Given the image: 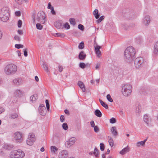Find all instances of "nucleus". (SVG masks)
Segmentation results:
<instances>
[{
  "label": "nucleus",
  "mask_w": 158,
  "mask_h": 158,
  "mask_svg": "<svg viewBox=\"0 0 158 158\" xmlns=\"http://www.w3.org/2000/svg\"><path fill=\"white\" fill-rule=\"evenodd\" d=\"M135 51L132 46L128 47L124 52V59L128 63H131L135 58Z\"/></svg>",
  "instance_id": "obj_1"
},
{
  "label": "nucleus",
  "mask_w": 158,
  "mask_h": 158,
  "mask_svg": "<svg viewBox=\"0 0 158 158\" xmlns=\"http://www.w3.org/2000/svg\"><path fill=\"white\" fill-rule=\"evenodd\" d=\"M9 13L8 8L5 7L0 10V19L3 22L7 21L9 19Z\"/></svg>",
  "instance_id": "obj_2"
},
{
  "label": "nucleus",
  "mask_w": 158,
  "mask_h": 158,
  "mask_svg": "<svg viewBox=\"0 0 158 158\" xmlns=\"http://www.w3.org/2000/svg\"><path fill=\"white\" fill-rule=\"evenodd\" d=\"M17 70V66L13 64L7 65L4 69L5 72L7 75L14 74L16 72Z\"/></svg>",
  "instance_id": "obj_3"
},
{
  "label": "nucleus",
  "mask_w": 158,
  "mask_h": 158,
  "mask_svg": "<svg viewBox=\"0 0 158 158\" xmlns=\"http://www.w3.org/2000/svg\"><path fill=\"white\" fill-rule=\"evenodd\" d=\"M122 92L123 95L127 97L130 95L132 92V86L129 84H127L122 86Z\"/></svg>",
  "instance_id": "obj_4"
},
{
  "label": "nucleus",
  "mask_w": 158,
  "mask_h": 158,
  "mask_svg": "<svg viewBox=\"0 0 158 158\" xmlns=\"http://www.w3.org/2000/svg\"><path fill=\"white\" fill-rule=\"evenodd\" d=\"M25 156L24 153L21 150H15L10 156V158H23Z\"/></svg>",
  "instance_id": "obj_5"
},
{
  "label": "nucleus",
  "mask_w": 158,
  "mask_h": 158,
  "mask_svg": "<svg viewBox=\"0 0 158 158\" xmlns=\"http://www.w3.org/2000/svg\"><path fill=\"white\" fill-rule=\"evenodd\" d=\"M45 13L43 11H40L38 13L37 19L38 22L44 24L45 22Z\"/></svg>",
  "instance_id": "obj_6"
},
{
  "label": "nucleus",
  "mask_w": 158,
  "mask_h": 158,
  "mask_svg": "<svg viewBox=\"0 0 158 158\" xmlns=\"http://www.w3.org/2000/svg\"><path fill=\"white\" fill-rule=\"evenodd\" d=\"M35 135L33 133L29 134V137L27 140V143L28 145H31L33 144L35 140Z\"/></svg>",
  "instance_id": "obj_7"
},
{
  "label": "nucleus",
  "mask_w": 158,
  "mask_h": 158,
  "mask_svg": "<svg viewBox=\"0 0 158 158\" xmlns=\"http://www.w3.org/2000/svg\"><path fill=\"white\" fill-rule=\"evenodd\" d=\"M14 138L16 142L21 143L23 140L22 134L19 132H15V133Z\"/></svg>",
  "instance_id": "obj_8"
},
{
  "label": "nucleus",
  "mask_w": 158,
  "mask_h": 158,
  "mask_svg": "<svg viewBox=\"0 0 158 158\" xmlns=\"http://www.w3.org/2000/svg\"><path fill=\"white\" fill-rule=\"evenodd\" d=\"M143 62V59L142 57H138L136 58L134 61V64L136 68H139L140 67Z\"/></svg>",
  "instance_id": "obj_9"
},
{
  "label": "nucleus",
  "mask_w": 158,
  "mask_h": 158,
  "mask_svg": "<svg viewBox=\"0 0 158 158\" xmlns=\"http://www.w3.org/2000/svg\"><path fill=\"white\" fill-rule=\"evenodd\" d=\"M122 14L124 17L126 18H130V11L128 8L124 9L122 10Z\"/></svg>",
  "instance_id": "obj_10"
},
{
  "label": "nucleus",
  "mask_w": 158,
  "mask_h": 158,
  "mask_svg": "<svg viewBox=\"0 0 158 158\" xmlns=\"http://www.w3.org/2000/svg\"><path fill=\"white\" fill-rule=\"evenodd\" d=\"M68 156V153L66 150H63L59 153V158H65Z\"/></svg>",
  "instance_id": "obj_11"
},
{
  "label": "nucleus",
  "mask_w": 158,
  "mask_h": 158,
  "mask_svg": "<svg viewBox=\"0 0 158 158\" xmlns=\"http://www.w3.org/2000/svg\"><path fill=\"white\" fill-rule=\"evenodd\" d=\"M95 53L98 57H99L101 54V52L100 50V49L101 48V46L97 45L96 46H94Z\"/></svg>",
  "instance_id": "obj_12"
},
{
  "label": "nucleus",
  "mask_w": 158,
  "mask_h": 158,
  "mask_svg": "<svg viewBox=\"0 0 158 158\" xmlns=\"http://www.w3.org/2000/svg\"><path fill=\"white\" fill-rule=\"evenodd\" d=\"M86 55L84 52L82 51L79 53L78 55V58L80 60H84L86 57Z\"/></svg>",
  "instance_id": "obj_13"
},
{
  "label": "nucleus",
  "mask_w": 158,
  "mask_h": 158,
  "mask_svg": "<svg viewBox=\"0 0 158 158\" xmlns=\"http://www.w3.org/2000/svg\"><path fill=\"white\" fill-rule=\"evenodd\" d=\"M23 94V92L20 89H17L15 92V95L16 97H21Z\"/></svg>",
  "instance_id": "obj_14"
},
{
  "label": "nucleus",
  "mask_w": 158,
  "mask_h": 158,
  "mask_svg": "<svg viewBox=\"0 0 158 158\" xmlns=\"http://www.w3.org/2000/svg\"><path fill=\"white\" fill-rule=\"evenodd\" d=\"M141 106L139 103L138 102L136 104V108L135 112L136 113L137 115H139L141 112Z\"/></svg>",
  "instance_id": "obj_15"
},
{
  "label": "nucleus",
  "mask_w": 158,
  "mask_h": 158,
  "mask_svg": "<svg viewBox=\"0 0 158 158\" xmlns=\"http://www.w3.org/2000/svg\"><path fill=\"white\" fill-rule=\"evenodd\" d=\"M144 121L147 124V126H148L151 122V119L148 116L145 115L144 116L143 118Z\"/></svg>",
  "instance_id": "obj_16"
},
{
  "label": "nucleus",
  "mask_w": 158,
  "mask_h": 158,
  "mask_svg": "<svg viewBox=\"0 0 158 158\" xmlns=\"http://www.w3.org/2000/svg\"><path fill=\"white\" fill-rule=\"evenodd\" d=\"M130 148L128 146H127L126 147L123 148L119 152V153L122 155L125 154L126 153L129 151Z\"/></svg>",
  "instance_id": "obj_17"
},
{
  "label": "nucleus",
  "mask_w": 158,
  "mask_h": 158,
  "mask_svg": "<svg viewBox=\"0 0 158 158\" xmlns=\"http://www.w3.org/2000/svg\"><path fill=\"white\" fill-rule=\"evenodd\" d=\"M150 17L148 15L145 16L143 19V22L146 26H148V24L150 23Z\"/></svg>",
  "instance_id": "obj_18"
},
{
  "label": "nucleus",
  "mask_w": 158,
  "mask_h": 158,
  "mask_svg": "<svg viewBox=\"0 0 158 158\" xmlns=\"http://www.w3.org/2000/svg\"><path fill=\"white\" fill-rule=\"evenodd\" d=\"M39 111L41 115L44 116L46 113V110L45 107H43L42 108H39Z\"/></svg>",
  "instance_id": "obj_19"
},
{
  "label": "nucleus",
  "mask_w": 158,
  "mask_h": 158,
  "mask_svg": "<svg viewBox=\"0 0 158 158\" xmlns=\"http://www.w3.org/2000/svg\"><path fill=\"white\" fill-rule=\"evenodd\" d=\"M55 26L58 29H60L62 27V22L61 21H56L54 24Z\"/></svg>",
  "instance_id": "obj_20"
},
{
  "label": "nucleus",
  "mask_w": 158,
  "mask_h": 158,
  "mask_svg": "<svg viewBox=\"0 0 158 158\" xmlns=\"http://www.w3.org/2000/svg\"><path fill=\"white\" fill-rule=\"evenodd\" d=\"M78 85L82 89V92H84L85 91V85L83 82L81 81L78 82Z\"/></svg>",
  "instance_id": "obj_21"
},
{
  "label": "nucleus",
  "mask_w": 158,
  "mask_h": 158,
  "mask_svg": "<svg viewBox=\"0 0 158 158\" xmlns=\"http://www.w3.org/2000/svg\"><path fill=\"white\" fill-rule=\"evenodd\" d=\"M153 52L154 54L158 55V41L154 44Z\"/></svg>",
  "instance_id": "obj_22"
},
{
  "label": "nucleus",
  "mask_w": 158,
  "mask_h": 158,
  "mask_svg": "<svg viewBox=\"0 0 158 158\" xmlns=\"http://www.w3.org/2000/svg\"><path fill=\"white\" fill-rule=\"evenodd\" d=\"M13 83L16 85H20L22 83V80L20 78H17L13 80Z\"/></svg>",
  "instance_id": "obj_23"
},
{
  "label": "nucleus",
  "mask_w": 158,
  "mask_h": 158,
  "mask_svg": "<svg viewBox=\"0 0 158 158\" xmlns=\"http://www.w3.org/2000/svg\"><path fill=\"white\" fill-rule=\"evenodd\" d=\"M111 131L112 134L114 136H116L118 135V133L116 131V128L115 127H112L111 129Z\"/></svg>",
  "instance_id": "obj_24"
},
{
  "label": "nucleus",
  "mask_w": 158,
  "mask_h": 158,
  "mask_svg": "<svg viewBox=\"0 0 158 158\" xmlns=\"http://www.w3.org/2000/svg\"><path fill=\"white\" fill-rule=\"evenodd\" d=\"M93 14L96 19L99 18L100 14L98 13V11L97 9L95 10L93 12Z\"/></svg>",
  "instance_id": "obj_25"
},
{
  "label": "nucleus",
  "mask_w": 158,
  "mask_h": 158,
  "mask_svg": "<svg viewBox=\"0 0 158 158\" xmlns=\"http://www.w3.org/2000/svg\"><path fill=\"white\" fill-rule=\"evenodd\" d=\"M94 114L98 117H101L102 116V113L98 109H96L94 111Z\"/></svg>",
  "instance_id": "obj_26"
},
{
  "label": "nucleus",
  "mask_w": 158,
  "mask_h": 158,
  "mask_svg": "<svg viewBox=\"0 0 158 158\" xmlns=\"http://www.w3.org/2000/svg\"><path fill=\"white\" fill-rule=\"evenodd\" d=\"M37 98V95L36 94H34L31 96L30 97V100L33 102L35 101Z\"/></svg>",
  "instance_id": "obj_27"
},
{
  "label": "nucleus",
  "mask_w": 158,
  "mask_h": 158,
  "mask_svg": "<svg viewBox=\"0 0 158 158\" xmlns=\"http://www.w3.org/2000/svg\"><path fill=\"white\" fill-rule=\"evenodd\" d=\"M100 102L101 105L104 107L106 109H108V106L107 104L105 102H103L101 99H99V100Z\"/></svg>",
  "instance_id": "obj_28"
},
{
  "label": "nucleus",
  "mask_w": 158,
  "mask_h": 158,
  "mask_svg": "<svg viewBox=\"0 0 158 158\" xmlns=\"http://www.w3.org/2000/svg\"><path fill=\"white\" fill-rule=\"evenodd\" d=\"M147 140V139H144L143 141L138 142L136 144V146L138 147H139L140 145L143 146L145 144V143Z\"/></svg>",
  "instance_id": "obj_29"
},
{
  "label": "nucleus",
  "mask_w": 158,
  "mask_h": 158,
  "mask_svg": "<svg viewBox=\"0 0 158 158\" xmlns=\"http://www.w3.org/2000/svg\"><path fill=\"white\" fill-rule=\"evenodd\" d=\"M76 140V139L75 138L73 137L70 138L69 139V141L70 143V145H72L74 144Z\"/></svg>",
  "instance_id": "obj_30"
},
{
  "label": "nucleus",
  "mask_w": 158,
  "mask_h": 158,
  "mask_svg": "<svg viewBox=\"0 0 158 158\" xmlns=\"http://www.w3.org/2000/svg\"><path fill=\"white\" fill-rule=\"evenodd\" d=\"M93 153L94 155L96 157H98L99 153L98 149L96 148H95L94 152H93Z\"/></svg>",
  "instance_id": "obj_31"
},
{
  "label": "nucleus",
  "mask_w": 158,
  "mask_h": 158,
  "mask_svg": "<svg viewBox=\"0 0 158 158\" xmlns=\"http://www.w3.org/2000/svg\"><path fill=\"white\" fill-rule=\"evenodd\" d=\"M9 117L10 118L15 119L18 117V115L16 113L10 114Z\"/></svg>",
  "instance_id": "obj_32"
},
{
  "label": "nucleus",
  "mask_w": 158,
  "mask_h": 158,
  "mask_svg": "<svg viewBox=\"0 0 158 158\" xmlns=\"http://www.w3.org/2000/svg\"><path fill=\"white\" fill-rule=\"evenodd\" d=\"M108 142L110 145L112 147L114 145V141L112 137L110 136H108Z\"/></svg>",
  "instance_id": "obj_33"
},
{
  "label": "nucleus",
  "mask_w": 158,
  "mask_h": 158,
  "mask_svg": "<svg viewBox=\"0 0 158 158\" xmlns=\"http://www.w3.org/2000/svg\"><path fill=\"white\" fill-rule=\"evenodd\" d=\"M5 146V148L8 150L11 149L14 147L13 145L10 144H6Z\"/></svg>",
  "instance_id": "obj_34"
},
{
  "label": "nucleus",
  "mask_w": 158,
  "mask_h": 158,
  "mask_svg": "<svg viewBox=\"0 0 158 158\" xmlns=\"http://www.w3.org/2000/svg\"><path fill=\"white\" fill-rule=\"evenodd\" d=\"M42 65L44 70L46 72H48V67L47 64L43 62Z\"/></svg>",
  "instance_id": "obj_35"
},
{
  "label": "nucleus",
  "mask_w": 158,
  "mask_h": 158,
  "mask_svg": "<svg viewBox=\"0 0 158 158\" xmlns=\"http://www.w3.org/2000/svg\"><path fill=\"white\" fill-rule=\"evenodd\" d=\"M84 48V44L83 41L81 42L78 45V48L82 49Z\"/></svg>",
  "instance_id": "obj_36"
},
{
  "label": "nucleus",
  "mask_w": 158,
  "mask_h": 158,
  "mask_svg": "<svg viewBox=\"0 0 158 158\" xmlns=\"http://www.w3.org/2000/svg\"><path fill=\"white\" fill-rule=\"evenodd\" d=\"M70 23L71 24L73 25H74L76 24V22L75 21V19L73 18H70L69 20Z\"/></svg>",
  "instance_id": "obj_37"
},
{
  "label": "nucleus",
  "mask_w": 158,
  "mask_h": 158,
  "mask_svg": "<svg viewBox=\"0 0 158 158\" xmlns=\"http://www.w3.org/2000/svg\"><path fill=\"white\" fill-rule=\"evenodd\" d=\"M104 18H105V17L104 15H102V16H101L99 19H97V21H96L98 23H100L104 19Z\"/></svg>",
  "instance_id": "obj_38"
},
{
  "label": "nucleus",
  "mask_w": 158,
  "mask_h": 158,
  "mask_svg": "<svg viewBox=\"0 0 158 158\" xmlns=\"http://www.w3.org/2000/svg\"><path fill=\"white\" fill-rule=\"evenodd\" d=\"M55 36L58 37H60L62 38L64 37L65 36L64 34V33H56Z\"/></svg>",
  "instance_id": "obj_39"
},
{
  "label": "nucleus",
  "mask_w": 158,
  "mask_h": 158,
  "mask_svg": "<svg viewBox=\"0 0 158 158\" xmlns=\"http://www.w3.org/2000/svg\"><path fill=\"white\" fill-rule=\"evenodd\" d=\"M106 98L109 102H113V100L111 97L110 95V94H108L107 95Z\"/></svg>",
  "instance_id": "obj_40"
},
{
  "label": "nucleus",
  "mask_w": 158,
  "mask_h": 158,
  "mask_svg": "<svg viewBox=\"0 0 158 158\" xmlns=\"http://www.w3.org/2000/svg\"><path fill=\"white\" fill-rule=\"evenodd\" d=\"M51 149L52 152L55 153V151L58 150V148L54 146H52L51 147Z\"/></svg>",
  "instance_id": "obj_41"
},
{
  "label": "nucleus",
  "mask_w": 158,
  "mask_h": 158,
  "mask_svg": "<svg viewBox=\"0 0 158 158\" xmlns=\"http://www.w3.org/2000/svg\"><path fill=\"white\" fill-rule=\"evenodd\" d=\"M36 27L37 29L41 30L43 28V26L39 23H37L36 24Z\"/></svg>",
  "instance_id": "obj_42"
},
{
  "label": "nucleus",
  "mask_w": 158,
  "mask_h": 158,
  "mask_svg": "<svg viewBox=\"0 0 158 158\" xmlns=\"http://www.w3.org/2000/svg\"><path fill=\"white\" fill-rule=\"evenodd\" d=\"M78 28L79 29L81 30L82 31H83L85 29L84 26L81 24H79L78 25Z\"/></svg>",
  "instance_id": "obj_43"
},
{
  "label": "nucleus",
  "mask_w": 158,
  "mask_h": 158,
  "mask_svg": "<svg viewBox=\"0 0 158 158\" xmlns=\"http://www.w3.org/2000/svg\"><path fill=\"white\" fill-rule=\"evenodd\" d=\"M110 123L113 124L116 122V119L112 117L110 120Z\"/></svg>",
  "instance_id": "obj_44"
},
{
  "label": "nucleus",
  "mask_w": 158,
  "mask_h": 158,
  "mask_svg": "<svg viewBox=\"0 0 158 158\" xmlns=\"http://www.w3.org/2000/svg\"><path fill=\"white\" fill-rule=\"evenodd\" d=\"M79 66L81 69H84L85 68V64L83 62H81L79 64Z\"/></svg>",
  "instance_id": "obj_45"
},
{
  "label": "nucleus",
  "mask_w": 158,
  "mask_h": 158,
  "mask_svg": "<svg viewBox=\"0 0 158 158\" xmlns=\"http://www.w3.org/2000/svg\"><path fill=\"white\" fill-rule=\"evenodd\" d=\"M15 47L17 49H19L23 48V45L21 44H16L15 45Z\"/></svg>",
  "instance_id": "obj_46"
},
{
  "label": "nucleus",
  "mask_w": 158,
  "mask_h": 158,
  "mask_svg": "<svg viewBox=\"0 0 158 158\" xmlns=\"http://www.w3.org/2000/svg\"><path fill=\"white\" fill-rule=\"evenodd\" d=\"M62 127L63 128L66 130L68 129V126L67 124L66 123H64L62 124Z\"/></svg>",
  "instance_id": "obj_47"
},
{
  "label": "nucleus",
  "mask_w": 158,
  "mask_h": 158,
  "mask_svg": "<svg viewBox=\"0 0 158 158\" xmlns=\"http://www.w3.org/2000/svg\"><path fill=\"white\" fill-rule=\"evenodd\" d=\"M100 149L101 151H103L104 150L105 145L103 143H100Z\"/></svg>",
  "instance_id": "obj_48"
},
{
  "label": "nucleus",
  "mask_w": 158,
  "mask_h": 158,
  "mask_svg": "<svg viewBox=\"0 0 158 158\" xmlns=\"http://www.w3.org/2000/svg\"><path fill=\"white\" fill-rule=\"evenodd\" d=\"M94 127V130L96 133L98 132L99 131V129L97 126H95Z\"/></svg>",
  "instance_id": "obj_49"
},
{
  "label": "nucleus",
  "mask_w": 158,
  "mask_h": 158,
  "mask_svg": "<svg viewBox=\"0 0 158 158\" xmlns=\"http://www.w3.org/2000/svg\"><path fill=\"white\" fill-rule=\"evenodd\" d=\"M64 28H66L67 29H69L70 28V26L67 23H66L64 25Z\"/></svg>",
  "instance_id": "obj_50"
},
{
  "label": "nucleus",
  "mask_w": 158,
  "mask_h": 158,
  "mask_svg": "<svg viewBox=\"0 0 158 158\" xmlns=\"http://www.w3.org/2000/svg\"><path fill=\"white\" fill-rule=\"evenodd\" d=\"M22 22L21 20H19L18 21V27L20 28L21 27L22 25Z\"/></svg>",
  "instance_id": "obj_51"
},
{
  "label": "nucleus",
  "mask_w": 158,
  "mask_h": 158,
  "mask_svg": "<svg viewBox=\"0 0 158 158\" xmlns=\"http://www.w3.org/2000/svg\"><path fill=\"white\" fill-rule=\"evenodd\" d=\"M27 51V48H25L23 49L24 55L25 57H27L28 55Z\"/></svg>",
  "instance_id": "obj_52"
},
{
  "label": "nucleus",
  "mask_w": 158,
  "mask_h": 158,
  "mask_svg": "<svg viewBox=\"0 0 158 158\" xmlns=\"http://www.w3.org/2000/svg\"><path fill=\"white\" fill-rule=\"evenodd\" d=\"M14 39L15 40L20 41L21 40L20 37L18 35H15L14 37Z\"/></svg>",
  "instance_id": "obj_53"
},
{
  "label": "nucleus",
  "mask_w": 158,
  "mask_h": 158,
  "mask_svg": "<svg viewBox=\"0 0 158 158\" xmlns=\"http://www.w3.org/2000/svg\"><path fill=\"white\" fill-rule=\"evenodd\" d=\"M70 143L69 142V141H67L65 143V144L67 148H69L72 145H70Z\"/></svg>",
  "instance_id": "obj_54"
},
{
  "label": "nucleus",
  "mask_w": 158,
  "mask_h": 158,
  "mask_svg": "<svg viewBox=\"0 0 158 158\" xmlns=\"http://www.w3.org/2000/svg\"><path fill=\"white\" fill-rule=\"evenodd\" d=\"M60 121L61 122H63L64 121V115H61L60 118Z\"/></svg>",
  "instance_id": "obj_55"
},
{
  "label": "nucleus",
  "mask_w": 158,
  "mask_h": 158,
  "mask_svg": "<svg viewBox=\"0 0 158 158\" xmlns=\"http://www.w3.org/2000/svg\"><path fill=\"white\" fill-rule=\"evenodd\" d=\"M15 15L16 16H19L21 15V12L20 11H16L15 12Z\"/></svg>",
  "instance_id": "obj_56"
},
{
  "label": "nucleus",
  "mask_w": 158,
  "mask_h": 158,
  "mask_svg": "<svg viewBox=\"0 0 158 158\" xmlns=\"http://www.w3.org/2000/svg\"><path fill=\"white\" fill-rule=\"evenodd\" d=\"M19 4H21L22 3L23 0H15Z\"/></svg>",
  "instance_id": "obj_57"
},
{
  "label": "nucleus",
  "mask_w": 158,
  "mask_h": 158,
  "mask_svg": "<svg viewBox=\"0 0 158 158\" xmlns=\"http://www.w3.org/2000/svg\"><path fill=\"white\" fill-rule=\"evenodd\" d=\"M48 8L49 9L51 10L52 9V8H54L52 6L50 2H49L48 4Z\"/></svg>",
  "instance_id": "obj_58"
},
{
  "label": "nucleus",
  "mask_w": 158,
  "mask_h": 158,
  "mask_svg": "<svg viewBox=\"0 0 158 158\" xmlns=\"http://www.w3.org/2000/svg\"><path fill=\"white\" fill-rule=\"evenodd\" d=\"M32 17L33 20V22L34 23H35V12H34V13H33Z\"/></svg>",
  "instance_id": "obj_59"
},
{
  "label": "nucleus",
  "mask_w": 158,
  "mask_h": 158,
  "mask_svg": "<svg viewBox=\"0 0 158 158\" xmlns=\"http://www.w3.org/2000/svg\"><path fill=\"white\" fill-rule=\"evenodd\" d=\"M90 124H91V127H94L95 126L94 123L93 121H92L90 122Z\"/></svg>",
  "instance_id": "obj_60"
},
{
  "label": "nucleus",
  "mask_w": 158,
  "mask_h": 158,
  "mask_svg": "<svg viewBox=\"0 0 158 158\" xmlns=\"http://www.w3.org/2000/svg\"><path fill=\"white\" fill-rule=\"evenodd\" d=\"M52 8V9H51V12L52 13L53 15H55L56 13L55 11L54 10V8Z\"/></svg>",
  "instance_id": "obj_61"
},
{
  "label": "nucleus",
  "mask_w": 158,
  "mask_h": 158,
  "mask_svg": "<svg viewBox=\"0 0 158 158\" xmlns=\"http://www.w3.org/2000/svg\"><path fill=\"white\" fill-rule=\"evenodd\" d=\"M63 67L62 66H59V71L60 72H61L62 71V69H63Z\"/></svg>",
  "instance_id": "obj_62"
},
{
  "label": "nucleus",
  "mask_w": 158,
  "mask_h": 158,
  "mask_svg": "<svg viewBox=\"0 0 158 158\" xmlns=\"http://www.w3.org/2000/svg\"><path fill=\"white\" fill-rule=\"evenodd\" d=\"M18 32L19 34L20 35H22L23 34V32L21 30H18Z\"/></svg>",
  "instance_id": "obj_63"
},
{
  "label": "nucleus",
  "mask_w": 158,
  "mask_h": 158,
  "mask_svg": "<svg viewBox=\"0 0 158 158\" xmlns=\"http://www.w3.org/2000/svg\"><path fill=\"white\" fill-rule=\"evenodd\" d=\"M122 27L126 30H127V25L123 24L122 25Z\"/></svg>",
  "instance_id": "obj_64"
}]
</instances>
